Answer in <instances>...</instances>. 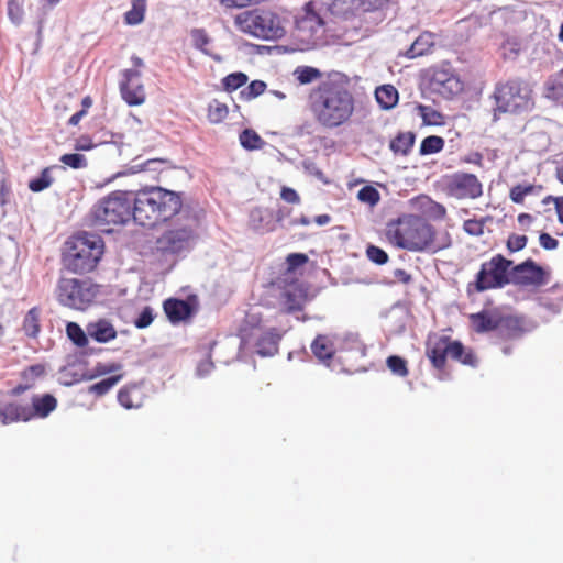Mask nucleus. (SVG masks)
<instances>
[{
    "label": "nucleus",
    "mask_w": 563,
    "mask_h": 563,
    "mask_svg": "<svg viewBox=\"0 0 563 563\" xmlns=\"http://www.w3.org/2000/svg\"><path fill=\"white\" fill-rule=\"evenodd\" d=\"M415 140L416 135L413 132H401L389 143V148L395 154L407 155L411 151Z\"/></svg>",
    "instance_id": "bb28decb"
},
{
    "label": "nucleus",
    "mask_w": 563,
    "mask_h": 563,
    "mask_svg": "<svg viewBox=\"0 0 563 563\" xmlns=\"http://www.w3.org/2000/svg\"><path fill=\"white\" fill-rule=\"evenodd\" d=\"M249 77L242 71L229 74L222 79L223 88L231 92L234 91L247 82Z\"/></svg>",
    "instance_id": "79ce46f5"
},
{
    "label": "nucleus",
    "mask_w": 563,
    "mask_h": 563,
    "mask_svg": "<svg viewBox=\"0 0 563 563\" xmlns=\"http://www.w3.org/2000/svg\"><path fill=\"white\" fill-rule=\"evenodd\" d=\"M451 358L456 360L462 364L472 367H475L477 365V357L475 353L471 349H466L462 343L460 356H451Z\"/></svg>",
    "instance_id": "6e6d98bb"
},
{
    "label": "nucleus",
    "mask_w": 563,
    "mask_h": 563,
    "mask_svg": "<svg viewBox=\"0 0 563 563\" xmlns=\"http://www.w3.org/2000/svg\"><path fill=\"white\" fill-rule=\"evenodd\" d=\"M500 49L504 59H511L519 55L521 46L520 43L516 40H506L501 44Z\"/></svg>",
    "instance_id": "3c124183"
},
{
    "label": "nucleus",
    "mask_w": 563,
    "mask_h": 563,
    "mask_svg": "<svg viewBox=\"0 0 563 563\" xmlns=\"http://www.w3.org/2000/svg\"><path fill=\"white\" fill-rule=\"evenodd\" d=\"M103 247V241L97 234L84 232L71 236L65 243L63 264L71 273H89L99 263Z\"/></svg>",
    "instance_id": "39448f33"
},
{
    "label": "nucleus",
    "mask_w": 563,
    "mask_h": 563,
    "mask_svg": "<svg viewBox=\"0 0 563 563\" xmlns=\"http://www.w3.org/2000/svg\"><path fill=\"white\" fill-rule=\"evenodd\" d=\"M444 147V140L438 135H430L422 140L419 148L420 155H431L439 153Z\"/></svg>",
    "instance_id": "c9c22d12"
},
{
    "label": "nucleus",
    "mask_w": 563,
    "mask_h": 563,
    "mask_svg": "<svg viewBox=\"0 0 563 563\" xmlns=\"http://www.w3.org/2000/svg\"><path fill=\"white\" fill-rule=\"evenodd\" d=\"M357 198L362 202H366L369 206H375L379 200V194L374 187L365 186L358 190Z\"/></svg>",
    "instance_id": "864d4df0"
},
{
    "label": "nucleus",
    "mask_w": 563,
    "mask_h": 563,
    "mask_svg": "<svg viewBox=\"0 0 563 563\" xmlns=\"http://www.w3.org/2000/svg\"><path fill=\"white\" fill-rule=\"evenodd\" d=\"M59 161L74 169L85 168L87 166V158L79 153H69L60 156Z\"/></svg>",
    "instance_id": "09e8293b"
},
{
    "label": "nucleus",
    "mask_w": 563,
    "mask_h": 563,
    "mask_svg": "<svg viewBox=\"0 0 563 563\" xmlns=\"http://www.w3.org/2000/svg\"><path fill=\"white\" fill-rule=\"evenodd\" d=\"M139 395L140 389L136 386L122 388L118 393V401L126 409L139 408L141 404L135 401Z\"/></svg>",
    "instance_id": "72a5a7b5"
},
{
    "label": "nucleus",
    "mask_w": 563,
    "mask_h": 563,
    "mask_svg": "<svg viewBox=\"0 0 563 563\" xmlns=\"http://www.w3.org/2000/svg\"><path fill=\"white\" fill-rule=\"evenodd\" d=\"M242 147L249 151L260 150L265 144L262 137L252 129H244L239 136Z\"/></svg>",
    "instance_id": "2f4dec72"
},
{
    "label": "nucleus",
    "mask_w": 563,
    "mask_h": 563,
    "mask_svg": "<svg viewBox=\"0 0 563 563\" xmlns=\"http://www.w3.org/2000/svg\"><path fill=\"white\" fill-rule=\"evenodd\" d=\"M190 37L192 41V45L197 49L201 51L206 55H210L207 46L210 44L211 40L203 29L191 30Z\"/></svg>",
    "instance_id": "c03bdc74"
},
{
    "label": "nucleus",
    "mask_w": 563,
    "mask_h": 563,
    "mask_svg": "<svg viewBox=\"0 0 563 563\" xmlns=\"http://www.w3.org/2000/svg\"><path fill=\"white\" fill-rule=\"evenodd\" d=\"M272 212L264 208H254L250 212V224L254 230H272Z\"/></svg>",
    "instance_id": "cd10ccee"
},
{
    "label": "nucleus",
    "mask_w": 563,
    "mask_h": 563,
    "mask_svg": "<svg viewBox=\"0 0 563 563\" xmlns=\"http://www.w3.org/2000/svg\"><path fill=\"white\" fill-rule=\"evenodd\" d=\"M122 378V375H113L107 377L96 384L89 386V393L95 394L96 396L106 395L112 387H114Z\"/></svg>",
    "instance_id": "58836bf2"
},
{
    "label": "nucleus",
    "mask_w": 563,
    "mask_h": 563,
    "mask_svg": "<svg viewBox=\"0 0 563 563\" xmlns=\"http://www.w3.org/2000/svg\"><path fill=\"white\" fill-rule=\"evenodd\" d=\"M550 201L554 203L558 219L561 223H563V197L548 196L543 199V203H548Z\"/></svg>",
    "instance_id": "69168bd1"
},
{
    "label": "nucleus",
    "mask_w": 563,
    "mask_h": 563,
    "mask_svg": "<svg viewBox=\"0 0 563 563\" xmlns=\"http://www.w3.org/2000/svg\"><path fill=\"white\" fill-rule=\"evenodd\" d=\"M311 351L320 362L331 360L335 353L330 339L327 335H318L311 343Z\"/></svg>",
    "instance_id": "a878e982"
},
{
    "label": "nucleus",
    "mask_w": 563,
    "mask_h": 563,
    "mask_svg": "<svg viewBox=\"0 0 563 563\" xmlns=\"http://www.w3.org/2000/svg\"><path fill=\"white\" fill-rule=\"evenodd\" d=\"M446 190L456 199H476L483 195V185L474 174L455 173L449 178Z\"/></svg>",
    "instance_id": "2eb2a0df"
},
{
    "label": "nucleus",
    "mask_w": 563,
    "mask_h": 563,
    "mask_svg": "<svg viewBox=\"0 0 563 563\" xmlns=\"http://www.w3.org/2000/svg\"><path fill=\"white\" fill-rule=\"evenodd\" d=\"M493 217L486 216L482 219H468L463 223L464 231L473 236H481L484 234V228L487 222H490Z\"/></svg>",
    "instance_id": "ea45409f"
},
{
    "label": "nucleus",
    "mask_w": 563,
    "mask_h": 563,
    "mask_svg": "<svg viewBox=\"0 0 563 563\" xmlns=\"http://www.w3.org/2000/svg\"><path fill=\"white\" fill-rule=\"evenodd\" d=\"M23 331L30 338H36L41 331L40 310L32 308L27 311L23 320Z\"/></svg>",
    "instance_id": "c85d7f7f"
},
{
    "label": "nucleus",
    "mask_w": 563,
    "mask_h": 563,
    "mask_svg": "<svg viewBox=\"0 0 563 563\" xmlns=\"http://www.w3.org/2000/svg\"><path fill=\"white\" fill-rule=\"evenodd\" d=\"M429 87L445 99H451L464 90V84L451 69L437 67L431 70Z\"/></svg>",
    "instance_id": "4468645a"
},
{
    "label": "nucleus",
    "mask_w": 563,
    "mask_h": 563,
    "mask_svg": "<svg viewBox=\"0 0 563 563\" xmlns=\"http://www.w3.org/2000/svg\"><path fill=\"white\" fill-rule=\"evenodd\" d=\"M280 197L283 200H285L288 203H299L300 197L297 194V191L289 187H283Z\"/></svg>",
    "instance_id": "0e129e2a"
},
{
    "label": "nucleus",
    "mask_w": 563,
    "mask_h": 563,
    "mask_svg": "<svg viewBox=\"0 0 563 563\" xmlns=\"http://www.w3.org/2000/svg\"><path fill=\"white\" fill-rule=\"evenodd\" d=\"M297 36L309 45H322L325 34L324 20L313 10L312 2L306 4L305 14L296 20Z\"/></svg>",
    "instance_id": "9d476101"
},
{
    "label": "nucleus",
    "mask_w": 563,
    "mask_h": 563,
    "mask_svg": "<svg viewBox=\"0 0 563 563\" xmlns=\"http://www.w3.org/2000/svg\"><path fill=\"white\" fill-rule=\"evenodd\" d=\"M266 89V84L262 80H253L245 89L241 91L242 98L252 100L261 96Z\"/></svg>",
    "instance_id": "8fccbe9b"
},
{
    "label": "nucleus",
    "mask_w": 563,
    "mask_h": 563,
    "mask_svg": "<svg viewBox=\"0 0 563 563\" xmlns=\"http://www.w3.org/2000/svg\"><path fill=\"white\" fill-rule=\"evenodd\" d=\"M280 335L274 329L265 332L256 343V353L261 356H272L278 350Z\"/></svg>",
    "instance_id": "393cba45"
},
{
    "label": "nucleus",
    "mask_w": 563,
    "mask_h": 563,
    "mask_svg": "<svg viewBox=\"0 0 563 563\" xmlns=\"http://www.w3.org/2000/svg\"><path fill=\"white\" fill-rule=\"evenodd\" d=\"M375 99L383 110H387V84L376 87Z\"/></svg>",
    "instance_id": "e2e57ef3"
},
{
    "label": "nucleus",
    "mask_w": 563,
    "mask_h": 563,
    "mask_svg": "<svg viewBox=\"0 0 563 563\" xmlns=\"http://www.w3.org/2000/svg\"><path fill=\"white\" fill-rule=\"evenodd\" d=\"M176 217L174 223L156 240V249L163 255H186L198 241L199 218L188 207L183 206L168 220Z\"/></svg>",
    "instance_id": "20e7f679"
},
{
    "label": "nucleus",
    "mask_w": 563,
    "mask_h": 563,
    "mask_svg": "<svg viewBox=\"0 0 563 563\" xmlns=\"http://www.w3.org/2000/svg\"><path fill=\"white\" fill-rule=\"evenodd\" d=\"M306 301V292L299 285H291L282 295V302L286 312L300 311Z\"/></svg>",
    "instance_id": "5701e85b"
},
{
    "label": "nucleus",
    "mask_w": 563,
    "mask_h": 563,
    "mask_svg": "<svg viewBox=\"0 0 563 563\" xmlns=\"http://www.w3.org/2000/svg\"><path fill=\"white\" fill-rule=\"evenodd\" d=\"M308 256L303 253H290L287 256V264L290 269H295L307 263Z\"/></svg>",
    "instance_id": "680f3d73"
},
{
    "label": "nucleus",
    "mask_w": 563,
    "mask_h": 563,
    "mask_svg": "<svg viewBox=\"0 0 563 563\" xmlns=\"http://www.w3.org/2000/svg\"><path fill=\"white\" fill-rule=\"evenodd\" d=\"M434 44V35L429 32H423L411 43L405 55L409 58L423 56L432 51Z\"/></svg>",
    "instance_id": "b1692460"
},
{
    "label": "nucleus",
    "mask_w": 563,
    "mask_h": 563,
    "mask_svg": "<svg viewBox=\"0 0 563 563\" xmlns=\"http://www.w3.org/2000/svg\"><path fill=\"white\" fill-rule=\"evenodd\" d=\"M165 163L164 159L161 158H152L142 163H134L131 165L125 174H136L140 172H158L161 166Z\"/></svg>",
    "instance_id": "37998d69"
},
{
    "label": "nucleus",
    "mask_w": 563,
    "mask_h": 563,
    "mask_svg": "<svg viewBox=\"0 0 563 563\" xmlns=\"http://www.w3.org/2000/svg\"><path fill=\"white\" fill-rule=\"evenodd\" d=\"M141 74L136 69H125L120 82V92L129 106H140L145 100L144 87L140 81Z\"/></svg>",
    "instance_id": "dca6fc26"
},
{
    "label": "nucleus",
    "mask_w": 563,
    "mask_h": 563,
    "mask_svg": "<svg viewBox=\"0 0 563 563\" xmlns=\"http://www.w3.org/2000/svg\"><path fill=\"white\" fill-rule=\"evenodd\" d=\"M365 346L360 341L357 334H346L343 339L342 343V351L352 353L353 356L357 357H364L365 356Z\"/></svg>",
    "instance_id": "473e14b6"
},
{
    "label": "nucleus",
    "mask_w": 563,
    "mask_h": 563,
    "mask_svg": "<svg viewBox=\"0 0 563 563\" xmlns=\"http://www.w3.org/2000/svg\"><path fill=\"white\" fill-rule=\"evenodd\" d=\"M500 311L484 309L468 317L472 330L477 334L496 331Z\"/></svg>",
    "instance_id": "a211bd4d"
},
{
    "label": "nucleus",
    "mask_w": 563,
    "mask_h": 563,
    "mask_svg": "<svg viewBox=\"0 0 563 563\" xmlns=\"http://www.w3.org/2000/svg\"><path fill=\"white\" fill-rule=\"evenodd\" d=\"M90 339L98 343H108L117 338V330L107 319H98L87 324Z\"/></svg>",
    "instance_id": "aec40b11"
},
{
    "label": "nucleus",
    "mask_w": 563,
    "mask_h": 563,
    "mask_svg": "<svg viewBox=\"0 0 563 563\" xmlns=\"http://www.w3.org/2000/svg\"><path fill=\"white\" fill-rule=\"evenodd\" d=\"M31 413L27 406L0 400V422L9 424L19 420L29 421Z\"/></svg>",
    "instance_id": "4be33fe9"
},
{
    "label": "nucleus",
    "mask_w": 563,
    "mask_h": 563,
    "mask_svg": "<svg viewBox=\"0 0 563 563\" xmlns=\"http://www.w3.org/2000/svg\"><path fill=\"white\" fill-rule=\"evenodd\" d=\"M531 93V88L522 79L512 78L499 82L493 95L496 102L495 111L515 113L527 110L532 103Z\"/></svg>",
    "instance_id": "0eeeda50"
},
{
    "label": "nucleus",
    "mask_w": 563,
    "mask_h": 563,
    "mask_svg": "<svg viewBox=\"0 0 563 563\" xmlns=\"http://www.w3.org/2000/svg\"><path fill=\"white\" fill-rule=\"evenodd\" d=\"M294 76L301 85H308L319 79L322 74L318 68L311 66H298L294 70Z\"/></svg>",
    "instance_id": "e433bc0d"
},
{
    "label": "nucleus",
    "mask_w": 563,
    "mask_h": 563,
    "mask_svg": "<svg viewBox=\"0 0 563 563\" xmlns=\"http://www.w3.org/2000/svg\"><path fill=\"white\" fill-rule=\"evenodd\" d=\"M461 342L453 341L448 335L430 334L426 341V355L432 366L444 371L448 356H460Z\"/></svg>",
    "instance_id": "9b49d317"
},
{
    "label": "nucleus",
    "mask_w": 563,
    "mask_h": 563,
    "mask_svg": "<svg viewBox=\"0 0 563 563\" xmlns=\"http://www.w3.org/2000/svg\"><path fill=\"white\" fill-rule=\"evenodd\" d=\"M146 0H132V8L125 13L124 20L129 25H137L144 20Z\"/></svg>",
    "instance_id": "f704fd0d"
},
{
    "label": "nucleus",
    "mask_w": 563,
    "mask_h": 563,
    "mask_svg": "<svg viewBox=\"0 0 563 563\" xmlns=\"http://www.w3.org/2000/svg\"><path fill=\"white\" fill-rule=\"evenodd\" d=\"M56 291L60 305L84 310L95 300L99 290L89 279L62 278Z\"/></svg>",
    "instance_id": "6e6552de"
},
{
    "label": "nucleus",
    "mask_w": 563,
    "mask_h": 563,
    "mask_svg": "<svg viewBox=\"0 0 563 563\" xmlns=\"http://www.w3.org/2000/svg\"><path fill=\"white\" fill-rule=\"evenodd\" d=\"M66 334L68 339L78 347H84L88 344V331L82 330L76 322H68L66 324Z\"/></svg>",
    "instance_id": "c756f323"
},
{
    "label": "nucleus",
    "mask_w": 563,
    "mask_h": 563,
    "mask_svg": "<svg viewBox=\"0 0 563 563\" xmlns=\"http://www.w3.org/2000/svg\"><path fill=\"white\" fill-rule=\"evenodd\" d=\"M419 110L424 124L438 126L443 125L445 123L444 115L440 111L433 109L432 107L420 106Z\"/></svg>",
    "instance_id": "4c0bfd02"
},
{
    "label": "nucleus",
    "mask_w": 563,
    "mask_h": 563,
    "mask_svg": "<svg viewBox=\"0 0 563 563\" xmlns=\"http://www.w3.org/2000/svg\"><path fill=\"white\" fill-rule=\"evenodd\" d=\"M510 283L519 287L539 288L547 283V274L533 260L528 258L511 267L509 273Z\"/></svg>",
    "instance_id": "ddd939ff"
},
{
    "label": "nucleus",
    "mask_w": 563,
    "mask_h": 563,
    "mask_svg": "<svg viewBox=\"0 0 563 563\" xmlns=\"http://www.w3.org/2000/svg\"><path fill=\"white\" fill-rule=\"evenodd\" d=\"M228 107L224 103L213 100L209 103L208 118L212 123H219L228 115Z\"/></svg>",
    "instance_id": "49530a36"
},
{
    "label": "nucleus",
    "mask_w": 563,
    "mask_h": 563,
    "mask_svg": "<svg viewBox=\"0 0 563 563\" xmlns=\"http://www.w3.org/2000/svg\"><path fill=\"white\" fill-rule=\"evenodd\" d=\"M497 323L496 336L498 340H516L525 333L523 319L521 317L500 312Z\"/></svg>",
    "instance_id": "f3484780"
},
{
    "label": "nucleus",
    "mask_w": 563,
    "mask_h": 563,
    "mask_svg": "<svg viewBox=\"0 0 563 563\" xmlns=\"http://www.w3.org/2000/svg\"><path fill=\"white\" fill-rule=\"evenodd\" d=\"M545 92L547 97L553 100L563 98V69L550 77Z\"/></svg>",
    "instance_id": "7c9ffc66"
},
{
    "label": "nucleus",
    "mask_w": 563,
    "mask_h": 563,
    "mask_svg": "<svg viewBox=\"0 0 563 563\" xmlns=\"http://www.w3.org/2000/svg\"><path fill=\"white\" fill-rule=\"evenodd\" d=\"M31 404L32 406L29 407L30 420L33 418H46L56 409L57 399L51 394H38L32 396Z\"/></svg>",
    "instance_id": "412c9836"
},
{
    "label": "nucleus",
    "mask_w": 563,
    "mask_h": 563,
    "mask_svg": "<svg viewBox=\"0 0 563 563\" xmlns=\"http://www.w3.org/2000/svg\"><path fill=\"white\" fill-rule=\"evenodd\" d=\"M213 367V362L211 361V356L209 355L206 360L201 361L197 365L196 375L200 378H203L212 372Z\"/></svg>",
    "instance_id": "052dcab7"
},
{
    "label": "nucleus",
    "mask_w": 563,
    "mask_h": 563,
    "mask_svg": "<svg viewBox=\"0 0 563 563\" xmlns=\"http://www.w3.org/2000/svg\"><path fill=\"white\" fill-rule=\"evenodd\" d=\"M23 2L24 0H8V16L15 25L23 20Z\"/></svg>",
    "instance_id": "de8ad7c7"
},
{
    "label": "nucleus",
    "mask_w": 563,
    "mask_h": 563,
    "mask_svg": "<svg viewBox=\"0 0 563 563\" xmlns=\"http://www.w3.org/2000/svg\"><path fill=\"white\" fill-rule=\"evenodd\" d=\"M394 240L399 247L432 253L449 249L452 244L448 231L437 233L424 219L412 214L404 216L397 221Z\"/></svg>",
    "instance_id": "7ed1b4c3"
},
{
    "label": "nucleus",
    "mask_w": 563,
    "mask_h": 563,
    "mask_svg": "<svg viewBox=\"0 0 563 563\" xmlns=\"http://www.w3.org/2000/svg\"><path fill=\"white\" fill-rule=\"evenodd\" d=\"M96 145L92 140L87 135H81L76 140L75 148L77 151H89L93 148Z\"/></svg>",
    "instance_id": "774afa93"
},
{
    "label": "nucleus",
    "mask_w": 563,
    "mask_h": 563,
    "mask_svg": "<svg viewBox=\"0 0 563 563\" xmlns=\"http://www.w3.org/2000/svg\"><path fill=\"white\" fill-rule=\"evenodd\" d=\"M180 209V195L162 187H150L136 192L117 190L100 199L91 208L96 227L122 225L130 219L143 227L167 221Z\"/></svg>",
    "instance_id": "f257e3e1"
},
{
    "label": "nucleus",
    "mask_w": 563,
    "mask_h": 563,
    "mask_svg": "<svg viewBox=\"0 0 563 563\" xmlns=\"http://www.w3.org/2000/svg\"><path fill=\"white\" fill-rule=\"evenodd\" d=\"M154 320V312L151 307H145L134 321V325L137 329L147 328Z\"/></svg>",
    "instance_id": "4d7b16f0"
},
{
    "label": "nucleus",
    "mask_w": 563,
    "mask_h": 563,
    "mask_svg": "<svg viewBox=\"0 0 563 563\" xmlns=\"http://www.w3.org/2000/svg\"><path fill=\"white\" fill-rule=\"evenodd\" d=\"M389 371L395 375L406 377L408 375L407 361L400 356H389Z\"/></svg>",
    "instance_id": "603ef678"
},
{
    "label": "nucleus",
    "mask_w": 563,
    "mask_h": 563,
    "mask_svg": "<svg viewBox=\"0 0 563 563\" xmlns=\"http://www.w3.org/2000/svg\"><path fill=\"white\" fill-rule=\"evenodd\" d=\"M527 242L528 238L526 235H519L514 233L508 236L506 246L510 253H515L525 249Z\"/></svg>",
    "instance_id": "5fc2aeb1"
},
{
    "label": "nucleus",
    "mask_w": 563,
    "mask_h": 563,
    "mask_svg": "<svg viewBox=\"0 0 563 563\" xmlns=\"http://www.w3.org/2000/svg\"><path fill=\"white\" fill-rule=\"evenodd\" d=\"M366 255L373 263H376L379 265L387 263V253L384 250H382L380 247H377L375 245L367 246Z\"/></svg>",
    "instance_id": "13d9d810"
},
{
    "label": "nucleus",
    "mask_w": 563,
    "mask_h": 563,
    "mask_svg": "<svg viewBox=\"0 0 563 563\" xmlns=\"http://www.w3.org/2000/svg\"><path fill=\"white\" fill-rule=\"evenodd\" d=\"M53 183L49 168H44L41 175L29 183V188L33 192H40L48 188Z\"/></svg>",
    "instance_id": "a18cd8bd"
},
{
    "label": "nucleus",
    "mask_w": 563,
    "mask_h": 563,
    "mask_svg": "<svg viewBox=\"0 0 563 563\" xmlns=\"http://www.w3.org/2000/svg\"><path fill=\"white\" fill-rule=\"evenodd\" d=\"M539 242L540 245L545 250H555L559 245L558 240L548 233H541L539 236Z\"/></svg>",
    "instance_id": "338daca9"
},
{
    "label": "nucleus",
    "mask_w": 563,
    "mask_h": 563,
    "mask_svg": "<svg viewBox=\"0 0 563 563\" xmlns=\"http://www.w3.org/2000/svg\"><path fill=\"white\" fill-rule=\"evenodd\" d=\"M384 0H321L322 7L334 18L347 20L362 12L374 11Z\"/></svg>",
    "instance_id": "f8f14e48"
},
{
    "label": "nucleus",
    "mask_w": 563,
    "mask_h": 563,
    "mask_svg": "<svg viewBox=\"0 0 563 563\" xmlns=\"http://www.w3.org/2000/svg\"><path fill=\"white\" fill-rule=\"evenodd\" d=\"M234 22L241 32L254 37L278 40L285 35L280 18L272 11H245L238 14Z\"/></svg>",
    "instance_id": "423d86ee"
},
{
    "label": "nucleus",
    "mask_w": 563,
    "mask_h": 563,
    "mask_svg": "<svg viewBox=\"0 0 563 563\" xmlns=\"http://www.w3.org/2000/svg\"><path fill=\"white\" fill-rule=\"evenodd\" d=\"M309 102L316 121L327 129L343 125L354 112V97L349 89V80L339 73L321 81L311 91Z\"/></svg>",
    "instance_id": "f03ea898"
},
{
    "label": "nucleus",
    "mask_w": 563,
    "mask_h": 563,
    "mask_svg": "<svg viewBox=\"0 0 563 563\" xmlns=\"http://www.w3.org/2000/svg\"><path fill=\"white\" fill-rule=\"evenodd\" d=\"M164 311L173 323L185 321L194 314V308L188 301L175 298L164 302Z\"/></svg>",
    "instance_id": "6ab92c4d"
},
{
    "label": "nucleus",
    "mask_w": 563,
    "mask_h": 563,
    "mask_svg": "<svg viewBox=\"0 0 563 563\" xmlns=\"http://www.w3.org/2000/svg\"><path fill=\"white\" fill-rule=\"evenodd\" d=\"M512 261L497 254L481 265L476 274L475 288L483 292L488 289L503 288L509 284Z\"/></svg>",
    "instance_id": "1a4fd4ad"
},
{
    "label": "nucleus",
    "mask_w": 563,
    "mask_h": 563,
    "mask_svg": "<svg viewBox=\"0 0 563 563\" xmlns=\"http://www.w3.org/2000/svg\"><path fill=\"white\" fill-rule=\"evenodd\" d=\"M426 212L433 219H443L446 214V209L441 203L429 200Z\"/></svg>",
    "instance_id": "bf43d9fd"
},
{
    "label": "nucleus",
    "mask_w": 563,
    "mask_h": 563,
    "mask_svg": "<svg viewBox=\"0 0 563 563\" xmlns=\"http://www.w3.org/2000/svg\"><path fill=\"white\" fill-rule=\"evenodd\" d=\"M538 187L531 184L528 185H516L509 191V198L515 203H523L525 198L529 195H533Z\"/></svg>",
    "instance_id": "a19ab883"
}]
</instances>
